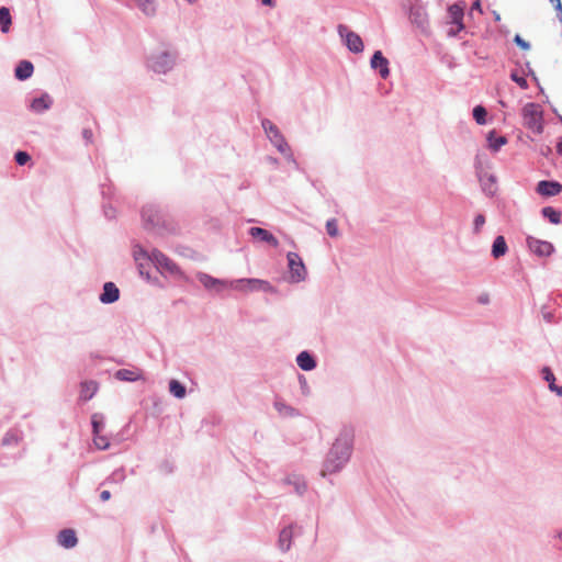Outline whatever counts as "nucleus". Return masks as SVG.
<instances>
[{
	"instance_id": "bf43d9fd",
	"label": "nucleus",
	"mask_w": 562,
	"mask_h": 562,
	"mask_svg": "<svg viewBox=\"0 0 562 562\" xmlns=\"http://www.w3.org/2000/svg\"><path fill=\"white\" fill-rule=\"evenodd\" d=\"M461 31H458V26H456V29L451 27L449 31H448V35L450 37H454L458 35V33H460Z\"/></svg>"
},
{
	"instance_id": "2eb2a0df",
	"label": "nucleus",
	"mask_w": 562,
	"mask_h": 562,
	"mask_svg": "<svg viewBox=\"0 0 562 562\" xmlns=\"http://www.w3.org/2000/svg\"><path fill=\"white\" fill-rule=\"evenodd\" d=\"M389 65V59L381 50H375L370 58L371 68L376 71L382 79H386L390 76Z\"/></svg>"
},
{
	"instance_id": "37998d69",
	"label": "nucleus",
	"mask_w": 562,
	"mask_h": 562,
	"mask_svg": "<svg viewBox=\"0 0 562 562\" xmlns=\"http://www.w3.org/2000/svg\"><path fill=\"white\" fill-rule=\"evenodd\" d=\"M485 222H486V218H485L484 214H482V213L476 214L473 220V234H475V235L480 234Z\"/></svg>"
},
{
	"instance_id": "5fc2aeb1",
	"label": "nucleus",
	"mask_w": 562,
	"mask_h": 562,
	"mask_svg": "<svg viewBox=\"0 0 562 562\" xmlns=\"http://www.w3.org/2000/svg\"><path fill=\"white\" fill-rule=\"evenodd\" d=\"M110 498H111V492H110V491L104 490V491H102V492L100 493V499H101L102 502H106V501H109Z\"/></svg>"
},
{
	"instance_id": "79ce46f5",
	"label": "nucleus",
	"mask_w": 562,
	"mask_h": 562,
	"mask_svg": "<svg viewBox=\"0 0 562 562\" xmlns=\"http://www.w3.org/2000/svg\"><path fill=\"white\" fill-rule=\"evenodd\" d=\"M525 76H528L532 79V81L538 86L540 93H544L543 88L540 86L539 79L535 72V70L531 68V65L529 61L525 63Z\"/></svg>"
},
{
	"instance_id": "3c124183",
	"label": "nucleus",
	"mask_w": 562,
	"mask_h": 562,
	"mask_svg": "<svg viewBox=\"0 0 562 562\" xmlns=\"http://www.w3.org/2000/svg\"><path fill=\"white\" fill-rule=\"evenodd\" d=\"M539 154L546 158H548L552 154V148L549 145H540L538 149Z\"/></svg>"
},
{
	"instance_id": "49530a36",
	"label": "nucleus",
	"mask_w": 562,
	"mask_h": 562,
	"mask_svg": "<svg viewBox=\"0 0 562 562\" xmlns=\"http://www.w3.org/2000/svg\"><path fill=\"white\" fill-rule=\"evenodd\" d=\"M102 210L104 216L108 220H113L116 217V210L111 204H103Z\"/></svg>"
},
{
	"instance_id": "a18cd8bd",
	"label": "nucleus",
	"mask_w": 562,
	"mask_h": 562,
	"mask_svg": "<svg viewBox=\"0 0 562 562\" xmlns=\"http://www.w3.org/2000/svg\"><path fill=\"white\" fill-rule=\"evenodd\" d=\"M513 41L522 50H529L531 47L530 43L524 40L519 34H516Z\"/></svg>"
},
{
	"instance_id": "ddd939ff",
	"label": "nucleus",
	"mask_w": 562,
	"mask_h": 562,
	"mask_svg": "<svg viewBox=\"0 0 562 562\" xmlns=\"http://www.w3.org/2000/svg\"><path fill=\"white\" fill-rule=\"evenodd\" d=\"M536 192L543 198L559 195L562 192V183L558 180H540L536 184Z\"/></svg>"
},
{
	"instance_id": "69168bd1",
	"label": "nucleus",
	"mask_w": 562,
	"mask_h": 562,
	"mask_svg": "<svg viewBox=\"0 0 562 562\" xmlns=\"http://www.w3.org/2000/svg\"><path fill=\"white\" fill-rule=\"evenodd\" d=\"M262 4L272 7L274 4L273 0H262Z\"/></svg>"
},
{
	"instance_id": "dca6fc26",
	"label": "nucleus",
	"mask_w": 562,
	"mask_h": 562,
	"mask_svg": "<svg viewBox=\"0 0 562 562\" xmlns=\"http://www.w3.org/2000/svg\"><path fill=\"white\" fill-rule=\"evenodd\" d=\"M467 3L464 1H458L448 7V15L450 23L458 26V31L464 30L463 16Z\"/></svg>"
},
{
	"instance_id": "1a4fd4ad",
	"label": "nucleus",
	"mask_w": 562,
	"mask_h": 562,
	"mask_svg": "<svg viewBox=\"0 0 562 562\" xmlns=\"http://www.w3.org/2000/svg\"><path fill=\"white\" fill-rule=\"evenodd\" d=\"M526 244L529 250L540 258L550 257L555 252V247L548 240H542L533 236H527Z\"/></svg>"
},
{
	"instance_id": "a19ab883",
	"label": "nucleus",
	"mask_w": 562,
	"mask_h": 562,
	"mask_svg": "<svg viewBox=\"0 0 562 562\" xmlns=\"http://www.w3.org/2000/svg\"><path fill=\"white\" fill-rule=\"evenodd\" d=\"M31 159V155L25 150H18L14 154V161L19 166H25Z\"/></svg>"
},
{
	"instance_id": "f257e3e1",
	"label": "nucleus",
	"mask_w": 562,
	"mask_h": 562,
	"mask_svg": "<svg viewBox=\"0 0 562 562\" xmlns=\"http://www.w3.org/2000/svg\"><path fill=\"white\" fill-rule=\"evenodd\" d=\"M140 218L144 229L157 237L179 235L180 225L169 213L168 207L157 202H149L142 206Z\"/></svg>"
},
{
	"instance_id": "2f4dec72",
	"label": "nucleus",
	"mask_w": 562,
	"mask_h": 562,
	"mask_svg": "<svg viewBox=\"0 0 562 562\" xmlns=\"http://www.w3.org/2000/svg\"><path fill=\"white\" fill-rule=\"evenodd\" d=\"M91 432L92 435H98L102 432L105 426V418L102 413H93L91 415Z\"/></svg>"
},
{
	"instance_id": "f3484780",
	"label": "nucleus",
	"mask_w": 562,
	"mask_h": 562,
	"mask_svg": "<svg viewBox=\"0 0 562 562\" xmlns=\"http://www.w3.org/2000/svg\"><path fill=\"white\" fill-rule=\"evenodd\" d=\"M53 103L54 101L49 93L42 92L38 97L31 100L27 109L35 114H43L52 108Z\"/></svg>"
},
{
	"instance_id": "4d7b16f0",
	"label": "nucleus",
	"mask_w": 562,
	"mask_h": 562,
	"mask_svg": "<svg viewBox=\"0 0 562 562\" xmlns=\"http://www.w3.org/2000/svg\"><path fill=\"white\" fill-rule=\"evenodd\" d=\"M550 391L557 393V395L559 396H562V385L554 384V386L551 387Z\"/></svg>"
},
{
	"instance_id": "cd10ccee",
	"label": "nucleus",
	"mask_w": 562,
	"mask_h": 562,
	"mask_svg": "<svg viewBox=\"0 0 562 562\" xmlns=\"http://www.w3.org/2000/svg\"><path fill=\"white\" fill-rule=\"evenodd\" d=\"M540 213L542 217L547 220L550 224L559 225L562 222V212L557 207L543 206Z\"/></svg>"
},
{
	"instance_id": "c03bdc74",
	"label": "nucleus",
	"mask_w": 562,
	"mask_h": 562,
	"mask_svg": "<svg viewBox=\"0 0 562 562\" xmlns=\"http://www.w3.org/2000/svg\"><path fill=\"white\" fill-rule=\"evenodd\" d=\"M325 227H326L327 234L330 237L338 236L339 231H338V224H337V220L336 218L327 220Z\"/></svg>"
},
{
	"instance_id": "9d476101",
	"label": "nucleus",
	"mask_w": 562,
	"mask_h": 562,
	"mask_svg": "<svg viewBox=\"0 0 562 562\" xmlns=\"http://www.w3.org/2000/svg\"><path fill=\"white\" fill-rule=\"evenodd\" d=\"M150 262H153L160 272L166 271L170 274L179 272V267L159 249L154 248L150 250Z\"/></svg>"
},
{
	"instance_id": "774afa93",
	"label": "nucleus",
	"mask_w": 562,
	"mask_h": 562,
	"mask_svg": "<svg viewBox=\"0 0 562 562\" xmlns=\"http://www.w3.org/2000/svg\"><path fill=\"white\" fill-rule=\"evenodd\" d=\"M553 112L557 114V116H558V121H560V122H561V124H562V115H560V114L558 113L557 109H553Z\"/></svg>"
},
{
	"instance_id": "58836bf2",
	"label": "nucleus",
	"mask_w": 562,
	"mask_h": 562,
	"mask_svg": "<svg viewBox=\"0 0 562 562\" xmlns=\"http://www.w3.org/2000/svg\"><path fill=\"white\" fill-rule=\"evenodd\" d=\"M125 470L123 468L114 470L105 482L121 483L125 480Z\"/></svg>"
},
{
	"instance_id": "c756f323",
	"label": "nucleus",
	"mask_w": 562,
	"mask_h": 562,
	"mask_svg": "<svg viewBox=\"0 0 562 562\" xmlns=\"http://www.w3.org/2000/svg\"><path fill=\"white\" fill-rule=\"evenodd\" d=\"M12 24V16L10 9L8 7H0V31L3 34H7L10 32Z\"/></svg>"
},
{
	"instance_id": "393cba45",
	"label": "nucleus",
	"mask_w": 562,
	"mask_h": 562,
	"mask_svg": "<svg viewBox=\"0 0 562 562\" xmlns=\"http://www.w3.org/2000/svg\"><path fill=\"white\" fill-rule=\"evenodd\" d=\"M99 383L94 380H87L80 383V395L79 398L82 402L90 401L98 392Z\"/></svg>"
},
{
	"instance_id": "4468645a",
	"label": "nucleus",
	"mask_w": 562,
	"mask_h": 562,
	"mask_svg": "<svg viewBox=\"0 0 562 562\" xmlns=\"http://www.w3.org/2000/svg\"><path fill=\"white\" fill-rule=\"evenodd\" d=\"M121 292L117 285L112 281H106L102 285V290L99 294L100 303L110 305L120 300Z\"/></svg>"
},
{
	"instance_id": "f704fd0d",
	"label": "nucleus",
	"mask_w": 562,
	"mask_h": 562,
	"mask_svg": "<svg viewBox=\"0 0 562 562\" xmlns=\"http://www.w3.org/2000/svg\"><path fill=\"white\" fill-rule=\"evenodd\" d=\"M93 436V443L99 450H108L111 446L110 439L106 436H103L101 432Z\"/></svg>"
},
{
	"instance_id": "72a5a7b5",
	"label": "nucleus",
	"mask_w": 562,
	"mask_h": 562,
	"mask_svg": "<svg viewBox=\"0 0 562 562\" xmlns=\"http://www.w3.org/2000/svg\"><path fill=\"white\" fill-rule=\"evenodd\" d=\"M472 116L479 125H485L487 123V110L481 104L473 108Z\"/></svg>"
},
{
	"instance_id": "4c0bfd02",
	"label": "nucleus",
	"mask_w": 562,
	"mask_h": 562,
	"mask_svg": "<svg viewBox=\"0 0 562 562\" xmlns=\"http://www.w3.org/2000/svg\"><path fill=\"white\" fill-rule=\"evenodd\" d=\"M509 78L522 90L528 89V81L525 76L518 74L517 70H513L509 75Z\"/></svg>"
},
{
	"instance_id": "603ef678",
	"label": "nucleus",
	"mask_w": 562,
	"mask_h": 562,
	"mask_svg": "<svg viewBox=\"0 0 562 562\" xmlns=\"http://www.w3.org/2000/svg\"><path fill=\"white\" fill-rule=\"evenodd\" d=\"M552 4L557 11L559 21L562 23V3H561V1L554 0V3H552Z\"/></svg>"
},
{
	"instance_id": "7c9ffc66",
	"label": "nucleus",
	"mask_w": 562,
	"mask_h": 562,
	"mask_svg": "<svg viewBox=\"0 0 562 562\" xmlns=\"http://www.w3.org/2000/svg\"><path fill=\"white\" fill-rule=\"evenodd\" d=\"M169 392L176 398L181 400L187 395V386L179 380L171 379L169 381Z\"/></svg>"
},
{
	"instance_id": "0e129e2a",
	"label": "nucleus",
	"mask_w": 562,
	"mask_h": 562,
	"mask_svg": "<svg viewBox=\"0 0 562 562\" xmlns=\"http://www.w3.org/2000/svg\"><path fill=\"white\" fill-rule=\"evenodd\" d=\"M476 167H483L479 156H476L475 160H474V169L475 170H476Z\"/></svg>"
},
{
	"instance_id": "13d9d810",
	"label": "nucleus",
	"mask_w": 562,
	"mask_h": 562,
	"mask_svg": "<svg viewBox=\"0 0 562 562\" xmlns=\"http://www.w3.org/2000/svg\"><path fill=\"white\" fill-rule=\"evenodd\" d=\"M479 303L481 304H487L490 302V299H488V295L487 294H483V295H480L479 296Z\"/></svg>"
},
{
	"instance_id": "b1692460",
	"label": "nucleus",
	"mask_w": 562,
	"mask_h": 562,
	"mask_svg": "<svg viewBox=\"0 0 562 562\" xmlns=\"http://www.w3.org/2000/svg\"><path fill=\"white\" fill-rule=\"evenodd\" d=\"M34 65L27 59L20 60L14 68V77L19 81H25L33 76Z\"/></svg>"
},
{
	"instance_id": "338daca9",
	"label": "nucleus",
	"mask_w": 562,
	"mask_h": 562,
	"mask_svg": "<svg viewBox=\"0 0 562 562\" xmlns=\"http://www.w3.org/2000/svg\"><path fill=\"white\" fill-rule=\"evenodd\" d=\"M554 538L561 540L562 539V531L561 530L560 531H555Z\"/></svg>"
},
{
	"instance_id": "412c9836",
	"label": "nucleus",
	"mask_w": 562,
	"mask_h": 562,
	"mask_svg": "<svg viewBox=\"0 0 562 562\" xmlns=\"http://www.w3.org/2000/svg\"><path fill=\"white\" fill-rule=\"evenodd\" d=\"M409 20L417 27L424 30L428 24L425 8L420 4H413L409 9Z\"/></svg>"
},
{
	"instance_id": "9b49d317",
	"label": "nucleus",
	"mask_w": 562,
	"mask_h": 562,
	"mask_svg": "<svg viewBox=\"0 0 562 562\" xmlns=\"http://www.w3.org/2000/svg\"><path fill=\"white\" fill-rule=\"evenodd\" d=\"M476 177L484 194L493 198L497 193V178L494 173H488L483 167H476Z\"/></svg>"
},
{
	"instance_id": "0eeeda50",
	"label": "nucleus",
	"mask_w": 562,
	"mask_h": 562,
	"mask_svg": "<svg viewBox=\"0 0 562 562\" xmlns=\"http://www.w3.org/2000/svg\"><path fill=\"white\" fill-rule=\"evenodd\" d=\"M286 259L291 282L299 283L304 281L306 279L307 271L299 254L290 251L286 255Z\"/></svg>"
},
{
	"instance_id": "e433bc0d",
	"label": "nucleus",
	"mask_w": 562,
	"mask_h": 562,
	"mask_svg": "<svg viewBox=\"0 0 562 562\" xmlns=\"http://www.w3.org/2000/svg\"><path fill=\"white\" fill-rule=\"evenodd\" d=\"M18 441H19L18 431L14 429H10L4 434V436L1 440V445L3 447H8V446L16 445Z\"/></svg>"
},
{
	"instance_id": "c9c22d12",
	"label": "nucleus",
	"mask_w": 562,
	"mask_h": 562,
	"mask_svg": "<svg viewBox=\"0 0 562 562\" xmlns=\"http://www.w3.org/2000/svg\"><path fill=\"white\" fill-rule=\"evenodd\" d=\"M133 256L136 261L140 259L150 261V251L146 250L142 245L135 244L133 246Z\"/></svg>"
},
{
	"instance_id": "ea45409f",
	"label": "nucleus",
	"mask_w": 562,
	"mask_h": 562,
	"mask_svg": "<svg viewBox=\"0 0 562 562\" xmlns=\"http://www.w3.org/2000/svg\"><path fill=\"white\" fill-rule=\"evenodd\" d=\"M542 379L548 382L549 390L555 384V376L551 368L543 367L541 370Z\"/></svg>"
},
{
	"instance_id": "39448f33",
	"label": "nucleus",
	"mask_w": 562,
	"mask_h": 562,
	"mask_svg": "<svg viewBox=\"0 0 562 562\" xmlns=\"http://www.w3.org/2000/svg\"><path fill=\"white\" fill-rule=\"evenodd\" d=\"M524 125L535 134H541L544 128L543 112L538 103L528 102L521 110Z\"/></svg>"
},
{
	"instance_id": "8fccbe9b",
	"label": "nucleus",
	"mask_w": 562,
	"mask_h": 562,
	"mask_svg": "<svg viewBox=\"0 0 562 562\" xmlns=\"http://www.w3.org/2000/svg\"><path fill=\"white\" fill-rule=\"evenodd\" d=\"M82 138L85 139L86 144H91L93 140V133L90 128H83L82 130Z\"/></svg>"
},
{
	"instance_id": "aec40b11",
	"label": "nucleus",
	"mask_w": 562,
	"mask_h": 562,
	"mask_svg": "<svg viewBox=\"0 0 562 562\" xmlns=\"http://www.w3.org/2000/svg\"><path fill=\"white\" fill-rule=\"evenodd\" d=\"M248 234L252 238L267 243L274 248L279 246V240L277 239V237L271 232L262 227L252 226L248 229Z\"/></svg>"
},
{
	"instance_id": "c85d7f7f",
	"label": "nucleus",
	"mask_w": 562,
	"mask_h": 562,
	"mask_svg": "<svg viewBox=\"0 0 562 562\" xmlns=\"http://www.w3.org/2000/svg\"><path fill=\"white\" fill-rule=\"evenodd\" d=\"M486 139L490 149L493 151H498L507 143V138L505 136L497 135L495 131L488 132Z\"/></svg>"
},
{
	"instance_id": "a211bd4d",
	"label": "nucleus",
	"mask_w": 562,
	"mask_h": 562,
	"mask_svg": "<svg viewBox=\"0 0 562 562\" xmlns=\"http://www.w3.org/2000/svg\"><path fill=\"white\" fill-rule=\"evenodd\" d=\"M282 483L293 486L294 493L299 496H303L307 492V482L301 474L290 473L282 480Z\"/></svg>"
},
{
	"instance_id": "7ed1b4c3",
	"label": "nucleus",
	"mask_w": 562,
	"mask_h": 562,
	"mask_svg": "<svg viewBox=\"0 0 562 562\" xmlns=\"http://www.w3.org/2000/svg\"><path fill=\"white\" fill-rule=\"evenodd\" d=\"M355 441V429L344 426L330 447L321 471L322 476L334 474L344 469L350 460Z\"/></svg>"
},
{
	"instance_id": "864d4df0",
	"label": "nucleus",
	"mask_w": 562,
	"mask_h": 562,
	"mask_svg": "<svg viewBox=\"0 0 562 562\" xmlns=\"http://www.w3.org/2000/svg\"><path fill=\"white\" fill-rule=\"evenodd\" d=\"M542 316H543V319L547 323H553L554 322V315H553L552 312L542 311Z\"/></svg>"
},
{
	"instance_id": "6ab92c4d",
	"label": "nucleus",
	"mask_w": 562,
	"mask_h": 562,
	"mask_svg": "<svg viewBox=\"0 0 562 562\" xmlns=\"http://www.w3.org/2000/svg\"><path fill=\"white\" fill-rule=\"evenodd\" d=\"M297 367L303 371H312L317 367V358L310 350H303L295 358Z\"/></svg>"
},
{
	"instance_id": "423d86ee",
	"label": "nucleus",
	"mask_w": 562,
	"mask_h": 562,
	"mask_svg": "<svg viewBox=\"0 0 562 562\" xmlns=\"http://www.w3.org/2000/svg\"><path fill=\"white\" fill-rule=\"evenodd\" d=\"M261 126L270 143L277 148V150L281 154H286V151H289V144L279 127L269 119H263L261 121Z\"/></svg>"
},
{
	"instance_id": "052dcab7",
	"label": "nucleus",
	"mask_w": 562,
	"mask_h": 562,
	"mask_svg": "<svg viewBox=\"0 0 562 562\" xmlns=\"http://www.w3.org/2000/svg\"><path fill=\"white\" fill-rule=\"evenodd\" d=\"M557 153L562 156V139L557 143Z\"/></svg>"
},
{
	"instance_id": "de8ad7c7",
	"label": "nucleus",
	"mask_w": 562,
	"mask_h": 562,
	"mask_svg": "<svg viewBox=\"0 0 562 562\" xmlns=\"http://www.w3.org/2000/svg\"><path fill=\"white\" fill-rule=\"evenodd\" d=\"M299 383H300L302 394H304V395L310 394V386H308L306 378L303 374H299Z\"/></svg>"
},
{
	"instance_id": "e2e57ef3",
	"label": "nucleus",
	"mask_w": 562,
	"mask_h": 562,
	"mask_svg": "<svg viewBox=\"0 0 562 562\" xmlns=\"http://www.w3.org/2000/svg\"><path fill=\"white\" fill-rule=\"evenodd\" d=\"M492 14H493V18H494V21L495 22H499L501 21V14L497 12V11H492Z\"/></svg>"
},
{
	"instance_id": "473e14b6",
	"label": "nucleus",
	"mask_w": 562,
	"mask_h": 562,
	"mask_svg": "<svg viewBox=\"0 0 562 562\" xmlns=\"http://www.w3.org/2000/svg\"><path fill=\"white\" fill-rule=\"evenodd\" d=\"M137 8L147 16L156 14V0H134Z\"/></svg>"
},
{
	"instance_id": "f8f14e48",
	"label": "nucleus",
	"mask_w": 562,
	"mask_h": 562,
	"mask_svg": "<svg viewBox=\"0 0 562 562\" xmlns=\"http://www.w3.org/2000/svg\"><path fill=\"white\" fill-rule=\"evenodd\" d=\"M295 529H301V527H299L296 522H291L280 530L278 538V548L283 553L288 552L291 549L292 540L295 535Z\"/></svg>"
},
{
	"instance_id": "4be33fe9",
	"label": "nucleus",
	"mask_w": 562,
	"mask_h": 562,
	"mask_svg": "<svg viewBox=\"0 0 562 562\" xmlns=\"http://www.w3.org/2000/svg\"><path fill=\"white\" fill-rule=\"evenodd\" d=\"M57 542L65 549H72L78 543L77 533L71 528L61 529L57 535Z\"/></svg>"
},
{
	"instance_id": "6e6d98bb",
	"label": "nucleus",
	"mask_w": 562,
	"mask_h": 562,
	"mask_svg": "<svg viewBox=\"0 0 562 562\" xmlns=\"http://www.w3.org/2000/svg\"><path fill=\"white\" fill-rule=\"evenodd\" d=\"M472 10H476L479 11L480 13H482V4H481V0H474V2L472 3Z\"/></svg>"
},
{
	"instance_id": "09e8293b",
	"label": "nucleus",
	"mask_w": 562,
	"mask_h": 562,
	"mask_svg": "<svg viewBox=\"0 0 562 562\" xmlns=\"http://www.w3.org/2000/svg\"><path fill=\"white\" fill-rule=\"evenodd\" d=\"M288 161H290L295 169H300V164L294 158L293 153L291 151V148L289 147V151L286 154H283Z\"/></svg>"
},
{
	"instance_id": "a878e982",
	"label": "nucleus",
	"mask_w": 562,
	"mask_h": 562,
	"mask_svg": "<svg viewBox=\"0 0 562 562\" xmlns=\"http://www.w3.org/2000/svg\"><path fill=\"white\" fill-rule=\"evenodd\" d=\"M114 378L124 382H136L144 380L143 372L139 369H119L115 371Z\"/></svg>"
},
{
	"instance_id": "680f3d73",
	"label": "nucleus",
	"mask_w": 562,
	"mask_h": 562,
	"mask_svg": "<svg viewBox=\"0 0 562 562\" xmlns=\"http://www.w3.org/2000/svg\"><path fill=\"white\" fill-rule=\"evenodd\" d=\"M268 161L271 164V165H278L279 164V159L276 158V157H271L269 156L268 158Z\"/></svg>"
},
{
	"instance_id": "5701e85b",
	"label": "nucleus",
	"mask_w": 562,
	"mask_h": 562,
	"mask_svg": "<svg viewBox=\"0 0 562 562\" xmlns=\"http://www.w3.org/2000/svg\"><path fill=\"white\" fill-rule=\"evenodd\" d=\"M273 407L280 416L285 418L299 417L301 415L297 408L286 404L285 401L280 396H276L273 401Z\"/></svg>"
},
{
	"instance_id": "20e7f679",
	"label": "nucleus",
	"mask_w": 562,
	"mask_h": 562,
	"mask_svg": "<svg viewBox=\"0 0 562 562\" xmlns=\"http://www.w3.org/2000/svg\"><path fill=\"white\" fill-rule=\"evenodd\" d=\"M178 54L170 50H154L146 57V66L158 75H166L176 65Z\"/></svg>"
},
{
	"instance_id": "6e6552de",
	"label": "nucleus",
	"mask_w": 562,
	"mask_h": 562,
	"mask_svg": "<svg viewBox=\"0 0 562 562\" xmlns=\"http://www.w3.org/2000/svg\"><path fill=\"white\" fill-rule=\"evenodd\" d=\"M338 34L344 41L346 47L353 54H360L364 49L362 38L345 24L338 25Z\"/></svg>"
},
{
	"instance_id": "f03ea898",
	"label": "nucleus",
	"mask_w": 562,
	"mask_h": 562,
	"mask_svg": "<svg viewBox=\"0 0 562 562\" xmlns=\"http://www.w3.org/2000/svg\"><path fill=\"white\" fill-rule=\"evenodd\" d=\"M198 281L207 291H212L216 294L222 293L224 290L233 289L243 292H263L276 294L277 288L273 286L269 281L257 279V278H241L235 280H226L215 278L206 272L196 273Z\"/></svg>"
},
{
	"instance_id": "bb28decb",
	"label": "nucleus",
	"mask_w": 562,
	"mask_h": 562,
	"mask_svg": "<svg viewBox=\"0 0 562 562\" xmlns=\"http://www.w3.org/2000/svg\"><path fill=\"white\" fill-rule=\"evenodd\" d=\"M508 251V246L506 243V239L503 235H497L492 244L491 248V256L494 259H499L501 257L505 256Z\"/></svg>"
}]
</instances>
